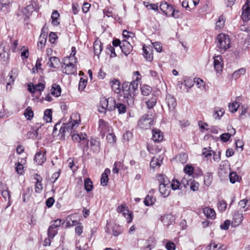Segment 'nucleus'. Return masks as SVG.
<instances>
[{"label":"nucleus","mask_w":250,"mask_h":250,"mask_svg":"<svg viewBox=\"0 0 250 250\" xmlns=\"http://www.w3.org/2000/svg\"><path fill=\"white\" fill-rule=\"evenodd\" d=\"M139 79V78L138 76L136 80H133L130 83L125 82L122 84V91L124 93V101L126 102L128 105H132L134 103V97L138 89V80Z\"/></svg>","instance_id":"f257e3e1"},{"label":"nucleus","mask_w":250,"mask_h":250,"mask_svg":"<svg viewBox=\"0 0 250 250\" xmlns=\"http://www.w3.org/2000/svg\"><path fill=\"white\" fill-rule=\"evenodd\" d=\"M230 41L228 35L224 33L218 35L216 38V46L218 51L224 53L227 49L230 48Z\"/></svg>","instance_id":"f03ea898"},{"label":"nucleus","mask_w":250,"mask_h":250,"mask_svg":"<svg viewBox=\"0 0 250 250\" xmlns=\"http://www.w3.org/2000/svg\"><path fill=\"white\" fill-rule=\"evenodd\" d=\"M153 123V120L150 116L145 114L138 121V125L141 128L147 129L150 127Z\"/></svg>","instance_id":"7ed1b4c3"},{"label":"nucleus","mask_w":250,"mask_h":250,"mask_svg":"<svg viewBox=\"0 0 250 250\" xmlns=\"http://www.w3.org/2000/svg\"><path fill=\"white\" fill-rule=\"evenodd\" d=\"M110 103H112L113 105L109 107V110L112 111L116 108L119 114H124L126 112V106L124 104L116 103V101L112 99H110Z\"/></svg>","instance_id":"20e7f679"},{"label":"nucleus","mask_w":250,"mask_h":250,"mask_svg":"<svg viewBox=\"0 0 250 250\" xmlns=\"http://www.w3.org/2000/svg\"><path fill=\"white\" fill-rule=\"evenodd\" d=\"M242 18L244 21L250 20V0H247V2L242 7Z\"/></svg>","instance_id":"39448f33"},{"label":"nucleus","mask_w":250,"mask_h":250,"mask_svg":"<svg viewBox=\"0 0 250 250\" xmlns=\"http://www.w3.org/2000/svg\"><path fill=\"white\" fill-rule=\"evenodd\" d=\"M242 18L244 21L250 20V0H247V2L242 7Z\"/></svg>","instance_id":"423d86ee"},{"label":"nucleus","mask_w":250,"mask_h":250,"mask_svg":"<svg viewBox=\"0 0 250 250\" xmlns=\"http://www.w3.org/2000/svg\"><path fill=\"white\" fill-rule=\"evenodd\" d=\"M110 126L103 119H100L99 121V130L102 136L104 137L106 132L109 131Z\"/></svg>","instance_id":"0eeeda50"},{"label":"nucleus","mask_w":250,"mask_h":250,"mask_svg":"<svg viewBox=\"0 0 250 250\" xmlns=\"http://www.w3.org/2000/svg\"><path fill=\"white\" fill-rule=\"evenodd\" d=\"M166 101L169 110L173 111L177 105L176 99L170 94H167L166 95Z\"/></svg>","instance_id":"6e6552de"},{"label":"nucleus","mask_w":250,"mask_h":250,"mask_svg":"<svg viewBox=\"0 0 250 250\" xmlns=\"http://www.w3.org/2000/svg\"><path fill=\"white\" fill-rule=\"evenodd\" d=\"M243 216L242 212L239 211H235L233 216L232 226L234 227L238 226L243 221Z\"/></svg>","instance_id":"1a4fd4ad"},{"label":"nucleus","mask_w":250,"mask_h":250,"mask_svg":"<svg viewBox=\"0 0 250 250\" xmlns=\"http://www.w3.org/2000/svg\"><path fill=\"white\" fill-rule=\"evenodd\" d=\"M214 67L217 72L219 73L222 71L223 60L221 55H218L213 58Z\"/></svg>","instance_id":"9d476101"},{"label":"nucleus","mask_w":250,"mask_h":250,"mask_svg":"<svg viewBox=\"0 0 250 250\" xmlns=\"http://www.w3.org/2000/svg\"><path fill=\"white\" fill-rule=\"evenodd\" d=\"M173 6L166 1H163L160 5V9L167 16H170L173 9Z\"/></svg>","instance_id":"9b49d317"},{"label":"nucleus","mask_w":250,"mask_h":250,"mask_svg":"<svg viewBox=\"0 0 250 250\" xmlns=\"http://www.w3.org/2000/svg\"><path fill=\"white\" fill-rule=\"evenodd\" d=\"M62 72L67 75L73 74L75 71V64L69 62L68 64L63 63L62 65Z\"/></svg>","instance_id":"f8f14e48"},{"label":"nucleus","mask_w":250,"mask_h":250,"mask_svg":"<svg viewBox=\"0 0 250 250\" xmlns=\"http://www.w3.org/2000/svg\"><path fill=\"white\" fill-rule=\"evenodd\" d=\"M152 139L155 142L159 143L163 141L164 138L163 134L160 129L157 128L152 129Z\"/></svg>","instance_id":"ddd939ff"},{"label":"nucleus","mask_w":250,"mask_h":250,"mask_svg":"<svg viewBox=\"0 0 250 250\" xmlns=\"http://www.w3.org/2000/svg\"><path fill=\"white\" fill-rule=\"evenodd\" d=\"M120 49L125 56H127L132 51L133 46L128 42L124 40L122 41V44Z\"/></svg>","instance_id":"4468645a"},{"label":"nucleus","mask_w":250,"mask_h":250,"mask_svg":"<svg viewBox=\"0 0 250 250\" xmlns=\"http://www.w3.org/2000/svg\"><path fill=\"white\" fill-rule=\"evenodd\" d=\"M45 152L39 151L34 156V160L38 165H42L46 161Z\"/></svg>","instance_id":"2eb2a0df"},{"label":"nucleus","mask_w":250,"mask_h":250,"mask_svg":"<svg viewBox=\"0 0 250 250\" xmlns=\"http://www.w3.org/2000/svg\"><path fill=\"white\" fill-rule=\"evenodd\" d=\"M0 58L1 61L7 63L9 60V51H6L2 44L0 45Z\"/></svg>","instance_id":"dca6fc26"},{"label":"nucleus","mask_w":250,"mask_h":250,"mask_svg":"<svg viewBox=\"0 0 250 250\" xmlns=\"http://www.w3.org/2000/svg\"><path fill=\"white\" fill-rule=\"evenodd\" d=\"M175 219V217L173 215L170 214H167L164 216H161L160 220L164 225L169 226L170 225L172 224V223L174 222Z\"/></svg>","instance_id":"f3484780"},{"label":"nucleus","mask_w":250,"mask_h":250,"mask_svg":"<svg viewBox=\"0 0 250 250\" xmlns=\"http://www.w3.org/2000/svg\"><path fill=\"white\" fill-rule=\"evenodd\" d=\"M60 64V60L57 57H51L49 58V61L47 64L50 67L54 68H58L59 67Z\"/></svg>","instance_id":"a211bd4d"},{"label":"nucleus","mask_w":250,"mask_h":250,"mask_svg":"<svg viewBox=\"0 0 250 250\" xmlns=\"http://www.w3.org/2000/svg\"><path fill=\"white\" fill-rule=\"evenodd\" d=\"M203 213L208 218L213 219L215 218L216 213L214 210L209 207H206L203 208Z\"/></svg>","instance_id":"6ab92c4d"},{"label":"nucleus","mask_w":250,"mask_h":250,"mask_svg":"<svg viewBox=\"0 0 250 250\" xmlns=\"http://www.w3.org/2000/svg\"><path fill=\"white\" fill-rule=\"evenodd\" d=\"M93 49L95 55L99 56L101 54L103 50V45L100 41L96 40L94 42L93 44Z\"/></svg>","instance_id":"aec40b11"},{"label":"nucleus","mask_w":250,"mask_h":250,"mask_svg":"<svg viewBox=\"0 0 250 250\" xmlns=\"http://www.w3.org/2000/svg\"><path fill=\"white\" fill-rule=\"evenodd\" d=\"M159 191L162 195L164 197H167L170 193V186H165V185L160 184Z\"/></svg>","instance_id":"412c9836"},{"label":"nucleus","mask_w":250,"mask_h":250,"mask_svg":"<svg viewBox=\"0 0 250 250\" xmlns=\"http://www.w3.org/2000/svg\"><path fill=\"white\" fill-rule=\"evenodd\" d=\"M18 76V70L16 69H13L9 74V82L6 84V88H8V86L14 83V82L16 78Z\"/></svg>","instance_id":"4be33fe9"},{"label":"nucleus","mask_w":250,"mask_h":250,"mask_svg":"<svg viewBox=\"0 0 250 250\" xmlns=\"http://www.w3.org/2000/svg\"><path fill=\"white\" fill-rule=\"evenodd\" d=\"M111 88L115 92L119 93L121 92V83L117 79H114L111 82Z\"/></svg>","instance_id":"5701e85b"},{"label":"nucleus","mask_w":250,"mask_h":250,"mask_svg":"<svg viewBox=\"0 0 250 250\" xmlns=\"http://www.w3.org/2000/svg\"><path fill=\"white\" fill-rule=\"evenodd\" d=\"M51 90V94L52 95L56 97H58L61 95V87L59 84L57 83L53 84Z\"/></svg>","instance_id":"b1692460"},{"label":"nucleus","mask_w":250,"mask_h":250,"mask_svg":"<svg viewBox=\"0 0 250 250\" xmlns=\"http://www.w3.org/2000/svg\"><path fill=\"white\" fill-rule=\"evenodd\" d=\"M37 177H39L40 178L37 179V181L35 183V192L37 193H40L42 190L43 188L42 184V178L40 177L39 175L36 174L35 175Z\"/></svg>","instance_id":"393cba45"},{"label":"nucleus","mask_w":250,"mask_h":250,"mask_svg":"<svg viewBox=\"0 0 250 250\" xmlns=\"http://www.w3.org/2000/svg\"><path fill=\"white\" fill-rule=\"evenodd\" d=\"M84 186L85 190L89 192L92 190L93 188V183L91 179L89 178H86L84 179Z\"/></svg>","instance_id":"a878e982"},{"label":"nucleus","mask_w":250,"mask_h":250,"mask_svg":"<svg viewBox=\"0 0 250 250\" xmlns=\"http://www.w3.org/2000/svg\"><path fill=\"white\" fill-rule=\"evenodd\" d=\"M90 145L94 152H98L100 150V142L94 138L90 140Z\"/></svg>","instance_id":"bb28decb"},{"label":"nucleus","mask_w":250,"mask_h":250,"mask_svg":"<svg viewBox=\"0 0 250 250\" xmlns=\"http://www.w3.org/2000/svg\"><path fill=\"white\" fill-rule=\"evenodd\" d=\"M123 232L122 228L121 226L114 224L112 227V234L114 236L117 237Z\"/></svg>","instance_id":"cd10ccee"},{"label":"nucleus","mask_w":250,"mask_h":250,"mask_svg":"<svg viewBox=\"0 0 250 250\" xmlns=\"http://www.w3.org/2000/svg\"><path fill=\"white\" fill-rule=\"evenodd\" d=\"M78 125V122L77 120H73L71 122H68L67 124H63V125L66 129L67 132L70 131L72 130L75 126Z\"/></svg>","instance_id":"c85d7f7f"},{"label":"nucleus","mask_w":250,"mask_h":250,"mask_svg":"<svg viewBox=\"0 0 250 250\" xmlns=\"http://www.w3.org/2000/svg\"><path fill=\"white\" fill-rule=\"evenodd\" d=\"M60 17V14L57 11L53 12L51 15L52 24L55 26H58L60 24V22L58 21V20Z\"/></svg>","instance_id":"c756f323"},{"label":"nucleus","mask_w":250,"mask_h":250,"mask_svg":"<svg viewBox=\"0 0 250 250\" xmlns=\"http://www.w3.org/2000/svg\"><path fill=\"white\" fill-rule=\"evenodd\" d=\"M147 49H149V48H147L144 46L143 47V55L147 61L151 62L152 61L153 58V55L151 52H149V51L147 50Z\"/></svg>","instance_id":"7c9ffc66"},{"label":"nucleus","mask_w":250,"mask_h":250,"mask_svg":"<svg viewBox=\"0 0 250 250\" xmlns=\"http://www.w3.org/2000/svg\"><path fill=\"white\" fill-rule=\"evenodd\" d=\"M52 111L50 109H47L44 112L43 120L46 123L50 122L52 121Z\"/></svg>","instance_id":"2f4dec72"},{"label":"nucleus","mask_w":250,"mask_h":250,"mask_svg":"<svg viewBox=\"0 0 250 250\" xmlns=\"http://www.w3.org/2000/svg\"><path fill=\"white\" fill-rule=\"evenodd\" d=\"M213 179L212 173L211 172H207L204 178V184L207 187H209Z\"/></svg>","instance_id":"473e14b6"},{"label":"nucleus","mask_w":250,"mask_h":250,"mask_svg":"<svg viewBox=\"0 0 250 250\" xmlns=\"http://www.w3.org/2000/svg\"><path fill=\"white\" fill-rule=\"evenodd\" d=\"M86 134H84V136H82V140L80 143L79 144V146L83 149L84 151L85 148L88 147V140L86 138Z\"/></svg>","instance_id":"72a5a7b5"},{"label":"nucleus","mask_w":250,"mask_h":250,"mask_svg":"<svg viewBox=\"0 0 250 250\" xmlns=\"http://www.w3.org/2000/svg\"><path fill=\"white\" fill-rule=\"evenodd\" d=\"M155 198L153 196L147 195L145 198L144 203L146 206H149L154 204Z\"/></svg>","instance_id":"f704fd0d"},{"label":"nucleus","mask_w":250,"mask_h":250,"mask_svg":"<svg viewBox=\"0 0 250 250\" xmlns=\"http://www.w3.org/2000/svg\"><path fill=\"white\" fill-rule=\"evenodd\" d=\"M141 92L143 95L148 96L152 92V88L146 85H143L141 87Z\"/></svg>","instance_id":"c9c22d12"},{"label":"nucleus","mask_w":250,"mask_h":250,"mask_svg":"<svg viewBox=\"0 0 250 250\" xmlns=\"http://www.w3.org/2000/svg\"><path fill=\"white\" fill-rule=\"evenodd\" d=\"M24 115L28 120H30L32 119L34 116V113L31 107L28 106L25 110Z\"/></svg>","instance_id":"e433bc0d"},{"label":"nucleus","mask_w":250,"mask_h":250,"mask_svg":"<svg viewBox=\"0 0 250 250\" xmlns=\"http://www.w3.org/2000/svg\"><path fill=\"white\" fill-rule=\"evenodd\" d=\"M162 161H159L157 158L153 157L150 163V167L155 168L156 167L160 166Z\"/></svg>","instance_id":"4c0bfd02"},{"label":"nucleus","mask_w":250,"mask_h":250,"mask_svg":"<svg viewBox=\"0 0 250 250\" xmlns=\"http://www.w3.org/2000/svg\"><path fill=\"white\" fill-rule=\"evenodd\" d=\"M246 73V69L244 68H241L238 69L237 71H235L232 74V77L237 79L241 75L245 74Z\"/></svg>","instance_id":"58836bf2"},{"label":"nucleus","mask_w":250,"mask_h":250,"mask_svg":"<svg viewBox=\"0 0 250 250\" xmlns=\"http://www.w3.org/2000/svg\"><path fill=\"white\" fill-rule=\"evenodd\" d=\"M47 38H43L41 36L39 37V41L38 42V48L42 50L45 45Z\"/></svg>","instance_id":"ea45409f"},{"label":"nucleus","mask_w":250,"mask_h":250,"mask_svg":"<svg viewBox=\"0 0 250 250\" xmlns=\"http://www.w3.org/2000/svg\"><path fill=\"white\" fill-rule=\"evenodd\" d=\"M212 150L211 149L210 147L208 148L204 147L202 149V155L206 158H208L212 155Z\"/></svg>","instance_id":"a19ab883"},{"label":"nucleus","mask_w":250,"mask_h":250,"mask_svg":"<svg viewBox=\"0 0 250 250\" xmlns=\"http://www.w3.org/2000/svg\"><path fill=\"white\" fill-rule=\"evenodd\" d=\"M157 102V99L155 97H152L150 99L148 100L146 102V104L147 107L149 109L152 108L156 104Z\"/></svg>","instance_id":"79ce46f5"},{"label":"nucleus","mask_w":250,"mask_h":250,"mask_svg":"<svg viewBox=\"0 0 250 250\" xmlns=\"http://www.w3.org/2000/svg\"><path fill=\"white\" fill-rule=\"evenodd\" d=\"M184 85L188 88L192 87L194 83V80L191 78L186 77L184 80Z\"/></svg>","instance_id":"37998d69"},{"label":"nucleus","mask_w":250,"mask_h":250,"mask_svg":"<svg viewBox=\"0 0 250 250\" xmlns=\"http://www.w3.org/2000/svg\"><path fill=\"white\" fill-rule=\"evenodd\" d=\"M239 106V105L238 104L237 102H234V103L229 104L228 107H229V110L231 112L234 113V112H235L237 110Z\"/></svg>","instance_id":"c03bdc74"},{"label":"nucleus","mask_w":250,"mask_h":250,"mask_svg":"<svg viewBox=\"0 0 250 250\" xmlns=\"http://www.w3.org/2000/svg\"><path fill=\"white\" fill-rule=\"evenodd\" d=\"M57 234V231L53 229L52 227H49L47 230V234L49 238L53 239Z\"/></svg>","instance_id":"a18cd8bd"},{"label":"nucleus","mask_w":250,"mask_h":250,"mask_svg":"<svg viewBox=\"0 0 250 250\" xmlns=\"http://www.w3.org/2000/svg\"><path fill=\"white\" fill-rule=\"evenodd\" d=\"M107 53V54L110 53V57L114 58L117 55L115 53V48L114 46H112L111 45L109 44L106 47Z\"/></svg>","instance_id":"49530a36"},{"label":"nucleus","mask_w":250,"mask_h":250,"mask_svg":"<svg viewBox=\"0 0 250 250\" xmlns=\"http://www.w3.org/2000/svg\"><path fill=\"white\" fill-rule=\"evenodd\" d=\"M122 167V163L121 162H116L114 164V167L112 169L113 173L116 174L118 173L119 169Z\"/></svg>","instance_id":"de8ad7c7"},{"label":"nucleus","mask_w":250,"mask_h":250,"mask_svg":"<svg viewBox=\"0 0 250 250\" xmlns=\"http://www.w3.org/2000/svg\"><path fill=\"white\" fill-rule=\"evenodd\" d=\"M230 182L232 184L235 183L238 178V176L236 172H232L229 175Z\"/></svg>","instance_id":"09e8293b"},{"label":"nucleus","mask_w":250,"mask_h":250,"mask_svg":"<svg viewBox=\"0 0 250 250\" xmlns=\"http://www.w3.org/2000/svg\"><path fill=\"white\" fill-rule=\"evenodd\" d=\"M182 13L178 10H175L173 8L171 13L170 14L171 17H172L175 19L181 18L182 17Z\"/></svg>","instance_id":"8fccbe9b"},{"label":"nucleus","mask_w":250,"mask_h":250,"mask_svg":"<svg viewBox=\"0 0 250 250\" xmlns=\"http://www.w3.org/2000/svg\"><path fill=\"white\" fill-rule=\"evenodd\" d=\"M227 206V204L224 200L219 201L218 203V209L221 211H224Z\"/></svg>","instance_id":"3c124183"},{"label":"nucleus","mask_w":250,"mask_h":250,"mask_svg":"<svg viewBox=\"0 0 250 250\" xmlns=\"http://www.w3.org/2000/svg\"><path fill=\"white\" fill-rule=\"evenodd\" d=\"M144 4L147 8L152 9L154 11L158 10V5L157 3H149L148 2H144Z\"/></svg>","instance_id":"603ef678"},{"label":"nucleus","mask_w":250,"mask_h":250,"mask_svg":"<svg viewBox=\"0 0 250 250\" xmlns=\"http://www.w3.org/2000/svg\"><path fill=\"white\" fill-rule=\"evenodd\" d=\"M177 158L180 162L182 164H185L187 162L188 156L186 153H182L179 154Z\"/></svg>","instance_id":"864d4df0"},{"label":"nucleus","mask_w":250,"mask_h":250,"mask_svg":"<svg viewBox=\"0 0 250 250\" xmlns=\"http://www.w3.org/2000/svg\"><path fill=\"white\" fill-rule=\"evenodd\" d=\"M108 175H107V173H103L101 176V184L103 186H106L108 183Z\"/></svg>","instance_id":"5fc2aeb1"},{"label":"nucleus","mask_w":250,"mask_h":250,"mask_svg":"<svg viewBox=\"0 0 250 250\" xmlns=\"http://www.w3.org/2000/svg\"><path fill=\"white\" fill-rule=\"evenodd\" d=\"M109 102V99H106L104 98H103L101 99L100 100V106H102L103 107L108 108L109 109L108 107V103Z\"/></svg>","instance_id":"6e6d98bb"},{"label":"nucleus","mask_w":250,"mask_h":250,"mask_svg":"<svg viewBox=\"0 0 250 250\" xmlns=\"http://www.w3.org/2000/svg\"><path fill=\"white\" fill-rule=\"evenodd\" d=\"M86 83L87 80L81 78L79 83V89L81 91L83 90L85 87Z\"/></svg>","instance_id":"4d7b16f0"},{"label":"nucleus","mask_w":250,"mask_h":250,"mask_svg":"<svg viewBox=\"0 0 250 250\" xmlns=\"http://www.w3.org/2000/svg\"><path fill=\"white\" fill-rule=\"evenodd\" d=\"M225 18L223 16L221 15L219 16L218 20L216 22V26L218 27L219 28L223 27L225 24Z\"/></svg>","instance_id":"13d9d810"},{"label":"nucleus","mask_w":250,"mask_h":250,"mask_svg":"<svg viewBox=\"0 0 250 250\" xmlns=\"http://www.w3.org/2000/svg\"><path fill=\"white\" fill-rule=\"evenodd\" d=\"M180 185V183L177 180L173 179L170 184V188L171 187L173 190H176L179 188Z\"/></svg>","instance_id":"bf43d9fd"},{"label":"nucleus","mask_w":250,"mask_h":250,"mask_svg":"<svg viewBox=\"0 0 250 250\" xmlns=\"http://www.w3.org/2000/svg\"><path fill=\"white\" fill-rule=\"evenodd\" d=\"M62 222V220L56 219L51 222V225L49 227H52L53 229H56L60 227Z\"/></svg>","instance_id":"052dcab7"},{"label":"nucleus","mask_w":250,"mask_h":250,"mask_svg":"<svg viewBox=\"0 0 250 250\" xmlns=\"http://www.w3.org/2000/svg\"><path fill=\"white\" fill-rule=\"evenodd\" d=\"M35 86L37 90V93L38 95H40L41 94V91H43L45 87L44 85L42 83H39L35 85Z\"/></svg>","instance_id":"680f3d73"},{"label":"nucleus","mask_w":250,"mask_h":250,"mask_svg":"<svg viewBox=\"0 0 250 250\" xmlns=\"http://www.w3.org/2000/svg\"><path fill=\"white\" fill-rule=\"evenodd\" d=\"M2 196L5 199V201L7 200V199L9 200L10 199V191L7 189L4 190L3 191L0 192Z\"/></svg>","instance_id":"e2e57ef3"},{"label":"nucleus","mask_w":250,"mask_h":250,"mask_svg":"<svg viewBox=\"0 0 250 250\" xmlns=\"http://www.w3.org/2000/svg\"><path fill=\"white\" fill-rule=\"evenodd\" d=\"M231 137V134L229 133H223L220 136V139L223 142H227Z\"/></svg>","instance_id":"0e129e2a"},{"label":"nucleus","mask_w":250,"mask_h":250,"mask_svg":"<svg viewBox=\"0 0 250 250\" xmlns=\"http://www.w3.org/2000/svg\"><path fill=\"white\" fill-rule=\"evenodd\" d=\"M184 170L186 173L191 175L193 173V167L192 166L186 165L184 167Z\"/></svg>","instance_id":"69168bd1"},{"label":"nucleus","mask_w":250,"mask_h":250,"mask_svg":"<svg viewBox=\"0 0 250 250\" xmlns=\"http://www.w3.org/2000/svg\"><path fill=\"white\" fill-rule=\"evenodd\" d=\"M107 140L109 143H113L116 141V137L114 134L109 133L106 137Z\"/></svg>","instance_id":"338daca9"},{"label":"nucleus","mask_w":250,"mask_h":250,"mask_svg":"<svg viewBox=\"0 0 250 250\" xmlns=\"http://www.w3.org/2000/svg\"><path fill=\"white\" fill-rule=\"evenodd\" d=\"M176 248L174 243L171 241H168L166 245V248L167 250H175Z\"/></svg>","instance_id":"774afa93"}]
</instances>
